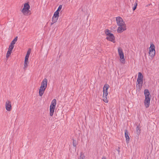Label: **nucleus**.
Here are the masks:
<instances>
[{
  "label": "nucleus",
  "instance_id": "obj_12",
  "mask_svg": "<svg viewBox=\"0 0 159 159\" xmlns=\"http://www.w3.org/2000/svg\"><path fill=\"white\" fill-rule=\"evenodd\" d=\"M5 106L6 109L7 111H10L11 110L12 106L11 102L10 100H7L5 102Z\"/></svg>",
  "mask_w": 159,
  "mask_h": 159
},
{
  "label": "nucleus",
  "instance_id": "obj_8",
  "mask_svg": "<svg viewBox=\"0 0 159 159\" xmlns=\"http://www.w3.org/2000/svg\"><path fill=\"white\" fill-rule=\"evenodd\" d=\"M105 34L107 35L106 39L107 40L112 42L113 43H115V37L113 34L110 33L109 30H106Z\"/></svg>",
  "mask_w": 159,
  "mask_h": 159
},
{
  "label": "nucleus",
  "instance_id": "obj_17",
  "mask_svg": "<svg viewBox=\"0 0 159 159\" xmlns=\"http://www.w3.org/2000/svg\"><path fill=\"white\" fill-rule=\"evenodd\" d=\"M46 89L43 87H40L39 90V95L41 97L43 95Z\"/></svg>",
  "mask_w": 159,
  "mask_h": 159
},
{
  "label": "nucleus",
  "instance_id": "obj_25",
  "mask_svg": "<svg viewBox=\"0 0 159 159\" xmlns=\"http://www.w3.org/2000/svg\"><path fill=\"white\" fill-rule=\"evenodd\" d=\"M102 159H106V158L105 157H103L102 158Z\"/></svg>",
  "mask_w": 159,
  "mask_h": 159
},
{
  "label": "nucleus",
  "instance_id": "obj_18",
  "mask_svg": "<svg viewBox=\"0 0 159 159\" xmlns=\"http://www.w3.org/2000/svg\"><path fill=\"white\" fill-rule=\"evenodd\" d=\"M29 64V61H24V63L23 69L24 70H26L27 68L28 64Z\"/></svg>",
  "mask_w": 159,
  "mask_h": 159
},
{
  "label": "nucleus",
  "instance_id": "obj_22",
  "mask_svg": "<svg viewBox=\"0 0 159 159\" xmlns=\"http://www.w3.org/2000/svg\"><path fill=\"white\" fill-rule=\"evenodd\" d=\"M31 52V50L30 49H29L27 52L26 55L30 56V54Z\"/></svg>",
  "mask_w": 159,
  "mask_h": 159
},
{
  "label": "nucleus",
  "instance_id": "obj_6",
  "mask_svg": "<svg viewBox=\"0 0 159 159\" xmlns=\"http://www.w3.org/2000/svg\"><path fill=\"white\" fill-rule=\"evenodd\" d=\"M118 52L119 57V61L120 62L123 64H125V58L124 53L122 48L120 47L118 48Z\"/></svg>",
  "mask_w": 159,
  "mask_h": 159
},
{
  "label": "nucleus",
  "instance_id": "obj_2",
  "mask_svg": "<svg viewBox=\"0 0 159 159\" xmlns=\"http://www.w3.org/2000/svg\"><path fill=\"white\" fill-rule=\"evenodd\" d=\"M143 76L142 74L139 72L138 74V77L137 81V89L139 91H140L142 88L143 83Z\"/></svg>",
  "mask_w": 159,
  "mask_h": 159
},
{
  "label": "nucleus",
  "instance_id": "obj_21",
  "mask_svg": "<svg viewBox=\"0 0 159 159\" xmlns=\"http://www.w3.org/2000/svg\"><path fill=\"white\" fill-rule=\"evenodd\" d=\"M29 56L26 55L24 61H29Z\"/></svg>",
  "mask_w": 159,
  "mask_h": 159
},
{
  "label": "nucleus",
  "instance_id": "obj_9",
  "mask_svg": "<svg viewBox=\"0 0 159 159\" xmlns=\"http://www.w3.org/2000/svg\"><path fill=\"white\" fill-rule=\"evenodd\" d=\"M117 31L119 33H121L123 31L127 30V26L126 24L118 26Z\"/></svg>",
  "mask_w": 159,
  "mask_h": 159
},
{
  "label": "nucleus",
  "instance_id": "obj_14",
  "mask_svg": "<svg viewBox=\"0 0 159 159\" xmlns=\"http://www.w3.org/2000/svg\"><path fill=\"white\" fill-rule=\"evenodd\" d=\"M125 137L126 139V142L127 143H129L130 140V138L129 136V132L127 130H126L125 131Z\"/></svg>",
  "mask_w": 159,
  "mask_h": 159
},
{
  "label": "nucleus",
  "instance_id": "obj_20",
  "mask_svg": "<svg viewBox=\"0 0 159 159\" xmlns=\"http://www.w3.org/2000/svg\"><path fill=\"white\" fill-rule=\"evenodd\" d=\"M137 6V2H135V3L134 4V6L133 7V11L135 10Z\"/></svg>",
  "mask_w": 159,
  "mask_h": 159
},
{
  "label": "nucleus",
  "instance_id": "obj_23",
  "mask_svg": "<svg viewBox=\"0 0 159 159\" xmlns=\"http://www.w3.org/2000/svg\"><path fill=\"white\" fill-rule=\"evenodd\" d=\"M84 156L83 155H81L80 156V159H84Z\"/></svg>",
  "mask_w": 159,
  "mask_h": 159
},
{
  "label": "nucleus",
  "instance_id": "obj_19",
  "mask_svg": "<svg viewBox=\"0 0 159 159\" xmlns=\"http://www.w3.org/2000/svg\"><path fill=\"white\" fill-rule=\"evenodd\" d=\"M62 6L61 5H59L57 9L55 11L59 13V11H60V10H61V9L62 8Z\"/></svg>",
  "mask_w": 159,
  "mask_h": 159
},
{
  "label": "nucleus",
  "instance_id": "obj_3",
  "mask_svg": "<svg viewBox=\"0 0 159 159\" xmlns=\"http://www.w3.org/2000/svg\"><path fill=\"white\" fill-rule=\"evenodd\" d=\"M30 6L29 3H25L23 4V6L21 10V12L24 15L28 16L30 14Z\"/></svg>",
  "mask_w": 159,
  "mask_h": 159
},
{
  "label": "nucleus",
  "instance_id": "obj_1",
  "mask_svg": "<svg viewBox=\"0 0 159 159\" xmlns=\"http://www.w3.org/2000/svg\"><path fill=\"white\" fill-rule=\"evenodd\" d=\"M144 94L145 96L144 101V106L146 108H148L150 105L151 96L148 89H145L144 90Z\"/></svg>",
  "mask_w": 159,
  "mask_h": 159
},
{
  "label": "nucleus",
  "instance_id": "obj_4",
  "mask_svg": "<svg viewBox=\"0 0 159 159\" xmlns=\"http://www.w3.org/2000/svg\"><path fill=\"white\" fill-rule=\"evenodd\" d=\"M109 87L108 84H105L103 88V100L106 103H107L108 102V100L107 98L108 95V90Z\"/></svg>",
  "mask_w": 159,
  "mask_h": 159
},
{
  "label": "nucleus",
  "instance_id": "obj_11",
  "mask_svg": "<svg viewBox=\"0 0 159 159\" xmlns=\"http://www.w3.org/2000/svg\"><path fill=\"white\" fill-rule=\"evenodd\" d=\"M59 13L55 11L54 13L53 16L52 18V23L51 24L52 25L54 23L56 22L58 19L59 17Z\"/></svg>",
  "mask_w": 159,
  "mask_h": 159
},
{
  "label": "nucleus",
  "instance_id": "obj_7",
  "mask_svg": "<svg viewBox=\"0 0 159 159\" xmlns=\"http://www.w3.org/2000/svg\"><path fill=\"white\" fill-rule=\"evenodd\" d=\"M155 47L152 43L150 44V47L148 48V54L149 57L152 59H153L155 56Z\"/></svg>",
  "mask_w": 159,
  "mask_h": 159
},
{
  "label": "nucleus",
  "instance_id": "obj_13",
  "mask_svg": "<svg viewBox=\"0 0 159 159\" xmlns=\"http://www.w3.org/2000/svg\"><path fill=\"white\" fill-rule=\"evenodd\" d=\"M48 80L46 78H44L42 80L41 83L40 87H43L46 89L47 86Z\"/></svg>",
  "mask_w": 159,
  "mask_h": 159
},
{
  "label": "nucleus",
  "instance_id": "obj_16",
  "mask_svg": "<svg viewBox=\"0 0 159 159\" xmlns=\"http://www.w3.org/2000/svg\"><path fill=\"white\" fill-rule=\"evenodd\" d=\"M13 48L10 47H9L8 51H7L6 54V57L7 59L9 57L11 53H12V50Z\"/></svg>",
  "mask_w": 159,
  "mask_h": 159
},
{
  "label": "nucleus",
  "instance_id": "obj_15",
  "mask_svg": "<svg viewBox=\"0 0 159 159\" xmlns=\"http://www.w3.org/2000/svg\"><path fill=\"white\" fill-rule=\"evenodd\" d=\"M18 37H16L15 38L11 41L10 45L9 46V47L13 48L14 47V44L17 40Z\"/></svg>",
  "mask_w": 159,
  "mask_h": 159
},
{
  "label": "nucleus",
  "instance_id": "obj_24",
  "mask_svg": "<svg viewBox=\"0 0 159 159\" xmlns=\"http://www.w3.org/2000/svg\"><path fill=\"white\" fill-rule=\"evenodd\" d=\"M136 130L137 131H138L139 130V132H140V128L139 126H137L136 128Z\"/></svg>",
  "mask_w": 159,
  "mask_h": 159
},
{
  "label": "nucleus",
  "instance_id": "obj_26",
  "mask_svg": "<svg viewBox=\"0 0 159 159\" xmlns=\"http://www.w3.org/2000/svg\"><path fill=\"white\" fill-rule=\"evenodd\" d=\"M73 146L75 147L76 146V145H75V144H73Z\"/></svg>",
  "mask_w": 159,
  "mask_h": 159
},
{
  "label": "nucleus",
  "instance_id": "obj_10",
  "mask_svg": "<svg viewBox=\"0 0 159 159\" xmlns=\"http://www.w3.org/2000/svg\"><path fill=\"white\" fill-rule=\"evenodd\" d=\"M116 21L117 26L126 24L123 19L120 16H118L116 17Z\"/></svg>",
  "mask_w": 159,
  "mask_h": 159
},
{
  "label": "nucleus",
  "instance_id": "obj_5",
  "mask_svg": "<svg viewBox=\"0 0 159 159\" xmlns=\"http://www.w3.org/2000/svg\"><path fill=\"white\" fill-rule=\"evenodd\" d=\"M56 104L57 100L54 99L52 101L49 107V115L51 116H52L54 114Z\"/></svg>",
  "mask_w": 159,
  "mask_h": 159
}]
</instances>
